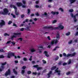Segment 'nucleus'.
I'll return each mask as SVG.
<instances>
[{"label": "nucleus", "mask_w": 78, "mask_h": 78, "mask_svg": "<svg viewBox=\"0 0 78 78\" xmlns=\"http://www.w3.org/2000/svg\"><path fill=\"white\" fill-rule=\"evenodd\" d=\"M16 5L18 7H20L23 5V4L21 2H18L16 3Z\"/></svg>", "instance_id": "nucleus-11"}, {"label": "nucleus", "mask_w": 78, "mask_h": 78, "mask_svg": "<svg viewBox=\"0 0 78 78\" xmlns=\"http://www.w3.org/2000/svg\"><path fill=\"white\" fill-rule=\"evenodd\" d=\"M13 27H17V25H16V23H13Z\"/></svg>", "instance_id": "nucleus-48"}, {"label": "nucleus", "mask_w": 78, "mask_h": 78, "mask_svg": "<svg viewBox=\"0 0 78 78\" xmlns=\"http://www.w3.org/2000/svg\"><path fill=\"white\" fill-rule=\"evenodd\" d=\"M70 34V32H68V33H66V36H69Z\"/></svg>", "instance_id": "nucleus-30"}, {"label": "nucleus", "mask_w": 78, "mask_h": 78, "mask_svg": "<svg viewBox=\"0 0 78 78\" xmlns=\"http://www.w3.org/2000/svg\"><path fill=\"white\" fill-rule=\"evenodd\" d=\"M42 67H38V68H37V70L38 71L39 70H42Z\"/></svg>", "instance_id": "nucleus-24"}, {"label": "nucleus", "mask_w": 78, "mask_h": 78, "mask_svg": "<svg viewBox=\"0 0 78 78\" xmlns=\"http://www.w3.org/2000/svg\"><path fill=\"white\" fill-rule=\"evenodd\" d=\"M34 16V14L33 13L31 14L30 15V16L31 17H33V16Z\"/></svg>", "instance_id": "nucleus-59"}, {"label": "nucleus", "mask_w": 78, "mask_h": 78, "mask_svg": "<svg viewBox=\"0 0 78 78\" xmlns=\"http://www.w3.org/2000/svg\"><path fill=\"white\" fill-rule=\"evenodd\" d=\"M13 72L15 74V75H17V72L16 71L15 69H13Z\"/></svg>", "instance_id": "nucleus-21"}, {"label": "nucleus", "mask_w": 78, "mask_h": 78, "mask_svg": "<svg viewBox=\"0 0 78 78\" xmlns=\"http://www.w3.org/2000/svg\"><path fill=\"white\" fill-rule=\"evenodd\" d=\"M18 40L19 41L20 40V41H22V40H23V39L22 38H20L18 39Z\"/></svg>", "instance_id": "nucleus-42"}, {"label": "nucleus", "mask_w": 78, "mask_h": 78, "mask_svg": "<svg viewBox=\"0 0 78 78\" xmlns=\"http://www.w3.org/2000/svg\"><path fill=\"white\" fill-rule=\"evenodd\" d=\"M33 67L35 68H37V69L38 67H39V66L37 65H34Z\"/></svg>", "instance_id": "nucleus-27"}, {"label": "nucleus", "mask_w": 78, "mask_h": 78, "mask_svg": "<svg viewBox=\"0 0 78 78\" xmlns=\"http://www.w3.org/2000/svg\"><path fill=\"white\" fill-rule=\"evenodd\" d=\"M30 51L32 53H33V52H35V51H36V50L34 49V48H33L32 49L30 50Z\"/></svg>", "instance_id": "nucleus-20"}, {"label": "nucleus", "mask_w": 78, "mask_h": 78, "mask_svg": "<svg viewBox=\"0 0 78 78\" xmlns=\"http://www.w3.org/2000/svg\"><path fill=\"white\" fill-rule=\"evenodd\" d=\"M3 12H0V14H3V15H6V14H8L9 13V10L7 8H5L3 9Z\"/></svg>", "instance_id": "nucleus-1"}, {"label": "nucleus", "mask_w": 78, "mask_h": 78, "mask_svg": "<svg viewBox=\"0 0 78 78\" xmlns=\"http://www.w3.org/2000/svg\"><path fill=\"white\" fill-rule=\"evenodd\" d=\"M56 28H58L56 29V30H59V28H60V30H63L64 29V26H62L61 25H60L58 26V27H56Z\"/></svg>", "instance_id": "nucleus-10"}, {"label": "nucleus", "mask_w": 78, "mask_h": 78, "mask_svg": "<svg viewBox=\"0 0 78 78\" xmlns=\"http://www.w3.org/2000/svg\"><path fill=\"white\" fill-rule=\"evenodd\" d=\"M6 63H7L6 62H5L4 63H2V66H1V69L0 68V72H2V71H3V70L5 68V66H4L6 65Z\"/></svg>", "instance_id": "nucleus-6"}, {"label": "nucleus", "mask_w": 78, "mask_h": 78, "mask_svg": "<svg viewBox=\"0 0 78 78\" xmlns=\"http://www.w3.org/2000/svg\"><path fill=\"white\" fill-rule=\"evenodd\" d=\"M59 10L61 11L62 12H63V11H64V10H63V9L61 8H60L59 9Z\"/></svg>", "instance_id": "nucleus-46"}, {"label": "nucleus", "mask_w": 78, "mask_h": 78, "mask_svg": "<svg viewBox=\"0 0 78 78\" xmlns=\"http://www.w3.org/2000/svg\"><path fill=\"white\" fill-rule=\"evenodd\" d=\"M38 48H43V46H40L38 47Z\"/></svg>", "instance_id": "nucleus-64"}, {"label": "nucleus", "mask_w": 78, "mask_h": 78, "mask_svg": "<svg viewBox=\"0 0 78 78\" xmlns=\"http://www.w3.org/2000/svg\"><path fill=\"white\" fill-rule=\"evenodd\" d=\"M69 11L71 12H73V9H70L69 10Z\"/></svg>", "instance_id": "nucleus-53"}, {"label": "nucleus", "mask_w": 78, "mask_h": 78, "mask_svg": "<svg viewBox=\"0 0 78 78\" xmlns=\"http://www.w3.org/2000/svg\"><path fill=\"white\" fill-rule=\"evenodd\" d=\"M25 17V15L23 14L21 15V19H23Z\"/></svg>", "instance_id": "nucleus-26"}, {"label": "nucleus", "mask_w": 78, "mask_h": 78, "mask_svg": "<svg viewBox=\"0 0 78 78\" xmlns=\"http://www.w3.org/2000/svg\"><path fill=\"white\" fill-rule=\"evenodd\" d=\"M44 54H45V55L47 57H48L49 56V55H48V52L47 51H44Z\"/></svg>", "instance_id": "nucleus-15"}, {"label": "nucleus", "mask_w": 78, "mask_h": 78, "mask_svg": "<svg viewBox=\"0 0 78 78\" xmlns=\"http://www.w3.org/2000/svg\"><path fill=\"white\" fill-rule=\"evenodd\" d=\"M14 56L15 57V59H17V57L14 55V53L13 52H11L8 54L7 57L8 58H11V56Z\"/></svg>", "instance_id": "nucleus-5"}, {"label": "nucleus", "mask_w": 78, "mask_h": 78, "mask_svg": "<svg viewBox=\"0 0 78 78\" xmlns=\"http://www.w3.org/2000/svg\"><path fill=\"white\" fill-rule=\"evenodd\" d=\"M5 58V57L3 55H0V58Z\"/></svg>", "instance_id": "nucleus-45"}, {"label": "nucleus", "mask_w": 78, "mask_h": 78, "mask_svg": "<svg viewBox=\"0 0 78 78\" xmlns=\"http://www.w3.org/2000/svg\"><path fill=\"white\" fill-rule=\"evenodd\" d=\"M36 62H35V61H32V64H35Z\"/></svg>", "instance_id": "nucleus-60"}, {"label": "nucleus", "mask_w": 78, "mask_h": 78, "mask_svg": "<svg viewBox=\"0 0 78 78\" xmlns=\"http://www.w3.org/2000/svg\"><path fill=\"white\" fill-rule=\"evenodd\" d=\"M30 26H27L26 28L25 29V30H27V31H30Z\"/></svg>", "instance_id": "nucleus-18"}, {"label": "nucleus", "mask_w": 78, "mask_h": 78, "mask_svg": "<svg viewBox=\"0 0 78 78\" xmlns=\"http://www.w3.org/2000/svg\"><path fill=\"white\" fill-rule=\"evenodd\" d=\"M51 14H53V15H55V14H56V12H53V11H52L51 12Z\"/></svg>", "instance_id": "nucleus-32"}, {"label": "nucleus", "mask_w": 78, "mask_h": 78, "mask_svg": "<svg viewBox=\"0 0 78 78\" xmlns=\"http://www.w3.org/2000/svg\"><path fill=\"white\" fill-rule=\"evenodd\" d=\"M74 21L75 22H76V21H77V20H76V16H74Z\"/></svg>", "instance_id": "nucleus-22"}, {"label": "nucleus", "mask_w": 78, "mask_h": 78, "mask_svg": "<svg viewBox=\"0 0 78 78\" xmlns=\"http://www.w3.org/2000/svg\"><path fill=\"white\" fill-rule=\"evenodd\" d=\"M13 35H13V36H12L11 37L10 39L12 40V41H13L14 38L16 37L17 35H19V36H20V35H21V33H13Z\"/></svg>", "instance_id": "nucleus-3"}, {"label": "nucleus", "mask_w": 78, "mask_h": 78, "mask_svg": "<svg viewBox=\"0 0 78 78\" xmlns=\"http://www.w3.org/2000/svg\"><path fill=\"white\" fill-rule=\"evenodd\" d=\"M27 11H28L27 13L28 14H30L31 12V11H30V9H28L27 10Z\"/></svg>", "instance_id": "nucleus-33"}, {"label": "nucleus", "mask_w": 78, "mask_h": 78, "mask_svg": "<svg viewBox=\"0 0 78 78\" xmlns=\"http://www.w3.org/2000/svg\"><path fill=\"white\" fill-rule=\"evenodd\" d=\"M48 39L49 41H50L51 40V39H50V36H48Z\"/></svg>", "instance_id": "nucleus-56"}, {"label": "nucleus", "mask_w": 78, "mask_h": 78, "mask_svg": "<svg viewBox=\"0 0 78 78\" xmlns=\"http://www.w3.org/2000/svg\"><path fill=\"white\" fill-rule=\"evenodd\" d=\"M15 14L16 15V16H19V12H17V8H16V9H15Z\"/></svg>", "instance_id": "nucleus-12"}, {"label": "nucleus", "mask_w": 78, "mask_h": 78, "mask_svg": "<svg viewBox=\"0 0 78 78\" xmlns=\"http://www.w3.org/2000/svg\"><path fill=\"white\" fill-rule=\"evenodd\" d=\"M60 48V47H58V46H56L55 48H54V49H53V51H55L57 48Z\"/></svg>", "instance_id": "nucleus-25"}, {"label": "nucleus", "mask_w": 78, "mask_h": 78, "mask_svg": "<svg viewBox=\"0 0 78 78\" xmlns=\"http://www.w3.org/2000/svg\"><path fill=\"white\" fill-rule=\"evenodd\" d=\"M4 36H9V34H8L7 33H5L4 34Z\"/></svg>", "instance_id": "nucleus-41"}, {"label": "nucleus", "mask_w": 78, "mask_h": 78, "mask_svg": "<svg viewBox=\"0 0 78 78\" xmlns=\"http://www.w3.org/2000/svg\"><path fill=\"white\" fill-rule=\"evenodd\" d=\"M24 30V28H22L20 29V31H23Z\"/></svg>", "instance_id": "nucleus-58"}, {"label": "nucleus", "mask_w": 78, "mask_h": 78, "mask_svg": "<svg viewBox=\"0 0 78 78\" xmlns=\"http://www.w3.org/2000/svg\"><path fill=\"white\" fill-rule=\"evenodd\" d=\"M22 2L23 4H24V5H25V4H26V2H25V1L24 0H22Z\"/></svg>", "instance_id": "nucleus-38"}, {"label": "nucleus", "mask_w": 78, "mask_h": 78, "mask_svg": "<svg viewBox=\"0 0 78 78\" xmlns=\"http://www.w3.org/2000/svg\"><path fill=\"white\" fill-rule=\"evenodd\" d=\"M44 14V15H45V16H46V17H48V16H47V12H45Z\"/></svg>", "instance_id": "nucleus-54"}, {"label": "nucleus", "mask_w": 78, "mask_h": 78, "mask_svg": "<svg viewBox=\"0 0 78 78\" xmlns=\"http://www.w3.org/2000/svg\"><path fill=\"white\" fill-rule=\"evenodd\" d=\"M35 7L36 8H39V6L38 5H35Z\"/></svg>", "instance_id": "nucleus-57"}, {"label": "nucleus", "mask_w": 78, "mask_h": 78, "mask_svg": "<svg viewBox=\"0 0 78 78\" xmlns=\"http://www.w3.org/2000/svg\"><path fill=\"white\" fill-rule=\"evenodd\" d=\"M62 64V62L61 61L59 62L58 63V64L59 65H61Z\"/></svg>", "instance_id": "nucleus-43"}, {"label": "nucleus", "mask_w": 78, "mask_h": 78, "mask_svg": "<svg viewBox=\"0 0 78 78\" xmlns=\"http://www.w3.org/2000/svg\"><path fill=\"white\" fill-rule=\"evenodd\" d=\"M10 7L11 8H12V7H13V8H14V9H17V7H16V6L14 5H12V4H11L10 5Z\"/></svg>", "instance_id": "nucleus-13"}, {"label": "nucleus", "mask_w": 78, "mask_h": 78, "mask_svg": "<svg viewBox=\"0 0 78 78\" xmlns=\"http://www.w3.org/2000/svg\"><path fill=\"white\" fill-rule=\"evenodd\" d=\"M72 40H71L69 42L68 44H72Z\"/></svg>", "instance_id": "nucleus-52"}, {"label": "nucleus", "mask_w": 78, "mask_h": 78, "mask_svg": "<svg viewBox=\"0 0 78 78\" xmlns=\"http://www.w3.org/2000/svg\"><path fill=\"white\" fill-rule=\"evenodd\" d=\"M33 75H37V73L36 72H33L32 73Z\"/></svg>", "instance_id": "nucleus-51"}, {"label": "nucleus", "mask_w": 78, "mask_h": 78, "mask_svg": "<svg viewBox=\"0 0 78 78\" xmlns=\"http://www.w3.org/2000/svg\"><path fill=\"white\" fill-rule=\"evenodd\" d=\"M52 0H48V2L49 3H51V2H52Z\"/></svg>", "instance_id": "nucleus-61"}, {"label": "nucleus", "mask_w": 78, "mask_h": 78, "mask_svg": "<svg viewBox=\"0 0 78 78\" xmlns=\"http://www.w3.org/2000/svg\"><path fill=\"white\" fill-rule=\"evenodd\" d=\"M56 66H53L51 68V70H55L56 69Z\"/></svg>", "instance_id": "nucleus-19"}, {"label": "nucleus", "mask_w": 78, "mask_h": 78, "mask_svg": "<svg viewBox=\"0 0 78 78\" xmlns=\"http://www.w3.org/2000/svg\"><path fill=\"white\" fill-rule=\"evenodd\" d=\"M1 22L0 23V26L1 27H3V26H5V22L3 20H1Z\"/></svg>", "instance_id": "nucleus-9"}, {"label": "nucleus", "mask_w": 78, "mask_h": 78, "mask_svg": "<svg viewBox=\"0 0 78 78\" xmlns=\"http://www.w3.org/2000/svg\"><path fill=\"white\" fill-rule=\"evenodd\" d=\"M52 73V71H50L49 73L47 75L48 76V78H50L51 76V75Z\"/></svg>", "instance_id": "nucleus-14"}, {"label": "nucleus", "mask_w": 78, "mask_h": 78, "mask_svg": "<svg viewBox=\"0 0 78 78\" xmlns=\"http://www.w3.org/2000/svg\"><path fill=\"white\" fill-rule=\"evenodd\" d=\"M31 73V71H29L27 72V74H28V75H30Z\"/></svg>", "instance_id": "nucleus-29"}, {"label": "nucleus", "mask_w": 78, "mask_h": 78, "mask_svg": "<svg viewBox=\"0 0 78 78\" xmlns=\"http://www.w3.org/2000/svg\"><path fill=\"white\" fill-rule=\"evenodd\" d=\"M71 17H72L73 18H74V16H73V14L72 13H71Z\"/></svg>", "instance_id": "nucleus-49"}, {"label": "nucleus", "mask_w": 78, "mask_h": 78, "mask_svg": "<svg viewBox=\"0 0 78 78\" xmlns=\"http://www.w3.org/2000/svg\"><path fill=\"white\" fill-rule=\"evenodd\" d=\"M58 42V41L57 39H53V40L51 42V45H53L54 44H56Z\"/></svg>", "instance_id": "nucleus-7"}, {"label": "nucleus", "mask_w": 78, "mask_h": 78, "mask_svg": "<svg viewBox=\"0 0 78 78\" xmlns=\"http://www.w3.org/2000/svg\"><path fill=\"white\" fill-rule=\"evenodd\" d=\"M12 23V21H9L8 23V25H10Z\"/></svg>", "instance_id": "nucleus-34"}, {"label": "nucleus", "mask_w": 78, "mask_h": 78, "mask_svg": "<svg viewBox=\"0 0 78 78\" xmlns=\"http://www.w3.org/2000/svg\"><path fill=\"white\" fill-rule=\"evenodd\" d=\"M63 55L64 56H65V57H67V58L68 57H69V56H70V57L74 56L75 55H76V53L75 52H74L72 54H68L67 55H66V53H63Z\"/></svg>", "instance_id": "nucleus-2"}, {"label": "nucleus", "mask_w": 78, "mask_h": 78, "mask_svg": "<svg viewBox=\"0 0 78 78\" xmlns=\"http://www.w3.org/2000/svg\"><path fill=\"white\" fill-rule=\"evenodd\" d=\"M23 60L25 61H27V58L25 57L24 58H23Z\"/></svg>", "instance_id": "nucleus-47"}, {"label": "nucleus", "mask_w": 78, "mask_h": 78, "mask_svg": "<svg viewBox=\"0 0 78 78\" xmlns=\"http://www.w3.org/2000/svg\"><path fill=\"white\" fill-rule=\"evenodd\" d=\"M11 16H13V18H16V16L14 14H13V13H12L11 14Z\"/></svg>", "instance_id": "nucleus-35"}, {"label": "nucleus", "mask_w": 78, "mask_h": 78, "mask_svg": "<svg viewBox=\"0 0 78 78\" xmlns=\"http://www.w3.org/2000/svg\"><path fill=\"white\" fill-rule=\"evenodd\" d=\"M56 22H57V20H55L52 21V23H56Z\"/></svg>", "instance_id": "nucleus-36"}, {"label": "nucleus", "mask_w": 78, "mask_h": 78, "mask_svg": "<svg viewBox=\"0 0 78 78\" xmlns=\"http://www.w3.org/2000/svg\"><path fill=\"white\" fill-rule=\"evenodd\" d=\"M27 68V67L25 66H23L22 69L23 70H25V69Z\"/></svg>", "instance_id": "nucleus-37"}, {"label": "nucleus", "mask_w": 78, "mask_h": 78, "mask_svg": "<svg viewBox=\"0 0 78 78\" xmlns=\"http://www.w3.org/2000/svg\"><path fill=\"white\" fill-rule=\"evenodd\" d=\"M42 61L43 62V64H46V63H47V62H46V61L44 60H43Z\"/></svg>", "instance_id": "nucleus-40"}, {"label": "nucleus", "mask_w": 78, "mask_h": 78, "mask_svg": "<svg viewBox=\"0 0 78 78\" xmlns=\"http://www.w3.org/2000/svg\"><path fill=\"white\" fill-rule=\"evenodd\" d=\"M71 73L70 72V71H69V72H68L66 73V74L67 75H70V73Z\"/></svg>", "instance_id": "nucleus-39"}, {"label": "nucleus", "mask_w": 78, "mask_h": 78, "mask_svg": "<svg viewBox=\"0 0 78 78\" xmlns=\"http://www.w3.org/2000/svg\"><path fill=\"white\" fill-rule=\"evenodd\" d=\"M35 15L36 16H40V15H39V13L38 12H37V13H35Z\"/></svg>", "instance_id": "nucleus-44"}, {"label": "nucleus", "mask_w": 78, "mask_h": 78, "mask_svg": "<svg viewBox=\"0 0 78 78\" xmlns=\"http://www.w3.org/2000/svg\"><path fill=\"white\" fill-rule=\"evenodd\" d=\"M43 28L44 29H50L51 30H56V29H58V28L55 27L54 28L53 27V26L51 27H47L45 26L43 27Z\"/></svg>", "instance_id": "nucleus-4"}, {"label": "nucleus", "mask_w": 78, "mask_h": 78, "mask_svg": "<svg viewBox=\"0 0 78 78\" xmlns=\"http://www.w3.org/2000/svg\"><path fill=\"white\" fill-rule=\"evenodd\" d=\"M59 59V56H57L56 57H55V61H58Z\"/></svg>", "instance_id": "nucleus-28"}, {"label": "nucleus", "mask_w": 78, "mask_h": 78, "mask_svg": "<svg viewBox=\"0 0 78 78\" xmlns=\"http://www.w3.org/2000/svg\"><path fill=\"white\" fill-rule=\"evenodd\" d=\"M69 2H70L71 4H72L76 2V0H69Z\"/></svg>", "instance_id": "nucleus-17"}, {"label": "nucleus", "mask_w": 78, "mask_h": 78, "mask_svg": "<svg viewBox=\"0 0 78 78\" xmlns=\"http://www.w3.org/2000/svg\"><path fill=\"white\" fill-rule=\"evenodd\" d=\"M75 35V36H78V31H77Z\"/></svg>", "instance_id": "nucleus-63"}, {"label": "nucleus", "mask_w": 78, "mask_h": 78, "mask_svg": "<svg viewBox=\"0 0 78 78\" xmlns=\"http://www.w3.org/2000/svg\"><path fill=\"white\" fill-rule=\"evenodd\" d=\"M25 71L24 70H21V73H22V75H23L24 73H25Z\"/></svg>", "instance_id": "nucleus-23"}, {"label": "nucleus", "mask_w": 78, "mask_h": 78, "mask_svg": "<svg viewBox=\"0 0 78 78\" xmlns=\"http://www.w3.org/2000/svg\"><path fill=\"white\" fill-rule=\"evenodd\" d=\"M56 38L57 39H60V35L59 34L57 33L56 35Z\"/></svg>", "instance_id": "nucleus-16"}, {"label": "nucleus", "mask_w": 78, "mask_h": 78, "mask_svg": "<svg viewBox=\"0 0 78 78\" xmlns=\"http://www.w3.org/2000/svg\"><path fill=\"white\" fill-rule=\"evenodd\" d=\"M11 41L10 40L9 41H7V42L6 44H9V43H11Z\"/></svg>", "instance_id": "nucleus-50"}, {"label": "nucleus", "mask_w": 78, "mask_h": 78, "mask_svg": "<svg viewBox=\"0 0 78 78\" xmlns=\"http://www.w3.org/2000/svg\"><path fill=\"white\" fill-rule=\"evenodd\" d=\"M11 74V71L10 69H9L8 71L6 72L5 75V76H8V75H9Z\"/></svg>", "instance_id": "nucleus-8"}, {"label": "nucleus", "mask_w": 78, "mask_h": 78, "mask_svg": "<svg viewBox=\"0 0 78 78\" xmlns=\"http://www.w3.org/2000/svg\"><path fill=\"white\" fill-rule=\"evenodd\" d=\"M0 51L1 52H3V51H4V50H3V49H0Z\"/></svg>", "instance_id": "nucleus-62"}, {"label": "nucleus", "mask_w": 78, "mask_h": 78, "mask_svg": "<svg viewBox=\"0 0 78 78\" xmlns=\"http://www.w3.org/2000/svg\"><path fill=\"white\" fill-rule=\"evenodd\" d=\"M67 63L64 62L63 64V66H66V65H67Z\"/></svg>", "instance_id": "nucleus-55"}, {"label": "nucleus", "mask_w": 78, "mask_h": 78, "mask_svg": "<svg viewBox=\"0 0 78 78\" xmlns=\"http://www.w3.org/2000/svg\"><path fill=\"white\" fill-rule=\"evenodd\" d=\"M11 44H12L13 45H14H14H15V44H16V43H15V42L13 41H12L11 42Z\"/></svg>", "instance_id": "nucleus-31"}]
</instances>
